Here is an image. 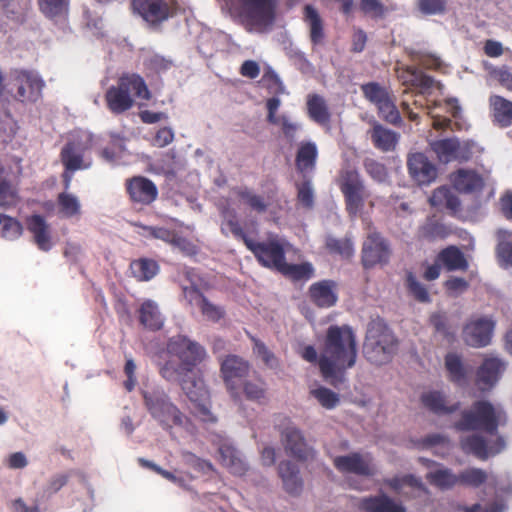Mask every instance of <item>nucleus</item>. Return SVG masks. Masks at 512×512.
Wrapping results in <instances>:
<instances>
[{"label":"nucleus","instance_id":"50","mask_svg":"<svg viewBox=\"0 0 512 512\" xmlns=\"http://www.w3.org/2000/svg\"><path fill=\"white\" fill-rule=\"evenodd\" d=\"M61 158L64 166L69 171H75L83 168L82 156L75 150L72 143H68L62 149Z\"/></svg>","mask_w":512,"mask_h":512},{"label":"nucleus","instance_id":"51","mask_svg":"<svg viewBox=\"0 0 512 512\" xmlns=\"http://www.w3.org/2000/svg\"><path fill=\"white\" fill-rule=\"evenodd\" d=\"M458 476V484L478 487L487 480V474L484 470L478 468H469L462 471Z\"/></svg>","mask_w":512,"mask_h":512},{"label":"nucleus","instance_id":"10","mask_svg":"<svg viewBox=\"0 0 512 512\" xmlns=\"http://www.w3.org/2000/svg\"><path fill=\"white\" fill-rule=\"evenodd\" d=\"M495 322L487 316L470 318L462 332L464 342L474 348H482L490 344Z\"/></svg>","mask_w":512,"mask_h":512},{"label":"nucleus","instance_id":"27","mask_svg":"<svg viewBox=\"0 0 512 512\" xmlns=\"http://www.w3.org/2000/svg\"><path fill=\"white\" fill-rule=\"evenodd\" d=\"M28 229L33 234L34 241L40 249L47 251L51 248L49 225L42 216L33 215L28 222Z\"/></svg>","mask_w":512,"mask_h":512},{"label":"nucleus","instance_id":"39","mask_svg":"<svg viewBox=\"0 0 512 512\" xmlns=\"http://www.w3.org/2000/svg\"><path fill=\"white\" fill-rule=\"evenodd\" d=\"M317 158V148L314 143H302L296 156V165L301 172L310 171L314 168Z\"/></svg>","mask_w":512,"mask_h":512},{"label":"nucleus","instance_id":"64","mask_svg":"<svg viewBox=\"0 0 512 512\" xmlns=\"http://www.w3.org/2000/svg\"><path fill=\"white\" fill-rule=\"evenodd\" d=\"M492 76L506 89L512 91V72L506 67L494 69Z\"/></svg>","mask_w":512,"mask_h":512},{"label":"nucleus","instance_id":"12","mask_svg":"<svg viewBox=\"0 0 512 512\" xmlns=\"http://www.w3.org/2000/svg\"><path fill=\"white\" fill-rule=\"evenodd\" d=\"M132 9L149 23H157L172 15V10L165 0H133Z\"/></svg>","mask_w":512,"mask_h":512},{"label":"nucleus","instance_id":"60","mask_svg":"<svg viewBox=\"0 0 512 512\" xmlns=\"http://www.w3.org/2000/svg\"><path fill=\"white\" fill-rule=\"evenodd\" d=\"M410 55L414 60L419 61L422 65L427 68H439L441 65V61L435 55L421 52V51H411Z\"/></svg>","mask_w":512,"mask_h":512},{"label":"nucleus","instance_id":"25","mask_svg":"<svg viewBox=\"0 0 512 512\" xmlns=\"http://www.w3.org/2000/svg\"><path fill=\"white\" fill-rule=\"evenodd\" d=\"M311 300L319 307H331L337 301L334 284L330 281L314 283L310 289Z\"/></svg>","mask_w":512,"mask_h":512},{"label":"nucleus","instance_id":"24","mask_svg":"<svg viewBox=\"0 0 512 512\" xmlns=\"http://www.w3.org/2000/svg\"><path fill=\"white\" fill-rule=\"evenodd\" d=\"M278 470L284 489L291 495H299L302 491L303 481L298 468L290 461H283L279 464Z\"/></svg>","mask_w":512,"mask_h":512},{"label":"nucleus","instance_id":"8","mask_svg":"<svg viewBox=\"0 0 512 512\" xmlns=\"http://www.w3.org/2000/svg\"><path fill=\"white\" fill-rule=\"evenodd\" d=\"M245 245L253 252L263 266L275 268L278 271L285 262L284 254L291 248L289 244L281 243L275 238L264 242H255L252 239H245Z\"/></svg>","mask_w":512,"mask_h":512},{"label":"nucleus","instance_id":"53","mask_svg":"<svg viewBox=\"0 0 512 512\" xmlns=\"http://www.w3.org/2000/svg\"><path fill=\"white\" fill-rule=\"evenodd\" d=\"M423 404L436 413L449 412L445 397L440 392H427L422 396Z\"/></svg>","mask_w":512,"mask_h":512},{"label":"nucleus","instance_id":"23","mask_svg":"<svg viewBox=\"0 0 512 512\" xmlns=\"http://www.w3.org/2000/svg\"><path fill=\"white\" fill-rule=\"evenodd\" d=\"M128 191L132 200L143 204H150L158 194L154 183L144 177H135L130 180Z\"/></svg>","mask_w":512,"mask_h":512},{"label":"nucleus","instance_id":"48","mask_svg":"<svg viewBox=\"0 0 512 512\" xmlns=\"http://www.w3.org/2000/svg\"><path fill=\"white\" fill-rule=\"evenodd\" d=\"M132 273L139 280H150L158 270L157 264L152 260L141 259L131 264Z\"/></svg>","mask_w":512,"mask_h":512},{"label":"nucleus","instance_id":"45","mask_svg":"<svg viewBox=\"0 0 512 512\" xmlns=\"http://www.w3.org/2000/svg\"><path fill=\"white\" fill-rule=\"evenodd\" d=\"M445 367L451 381L461 383L465 379V369L460 356L449 353L445 357Z\"/></svg>","mask_w":512,"mask_h":512},{"label":"nucleus","instance_id":"19","mask_svg":"<svg viewBox=\"0 0 512 512\" xmlns=\"http://www.w3.org/2000/svg\"><path fill=\"white\" fill-rule=\"evenodd\" d=\"M285 450L294 457L305 460L312 455L301 431L295 426H288L282 433Z\"/></svg>","mask_w":512,"mask_h":512},{"label":"nucleus","instance_id":"63","mask_svg":"<svg viewBox=\"0 0 512 512\" xmlns=\"http://www.w3.org/2000/svg\"><path fill=\"white\" fill-rule=\"evenodd\" d=\"M418 6L424 14H436L444 10L443 0H419Z\"/></svg>","mask_w":512,"mask_h":512},{"label":"nucleus","instance_id":"31","mask_svg":"<svg viewBox=\"0 0 512 512\" xmlns=\"http://www.w3.org/2000/svg\"><path fill=\"white\" fill-rule=\"evenodd\" d=\"M220 459L227 469L235 475H243L247 470L245 461L242 459L238 450L232 446L223 445L219 449Z\"/></svg>","mask_w":512,"mask_h":512},{"label":"nucleus","instance_id":"42","mask_svg":"<svg viewBox=\"0 0 512 512\" xmlns=\"http://www.w3.org/2000/svg\"><path fill=\"white\" fill-rule=\"evenodd\" d=\"M59 214L65 218L79 216L81 204L79 199L70 193H60L58 196Z\"/></svg>","mask_w":512,"mask_h":512},{"label":"nucleus","instance_id":"56","mask_svg":"<svg viewBox=\"0 0 512 512\" xmlns=\"http://www.w3.org/2000/svg\"><path fill=\"white\" fill-rule=\"evenodd\" d=\"M238 195L243 204L248 205L250 208L259 213L265 212L267 204L261 196L256 195L249 190L240 191Z\"/></svg>","mask_w":512,"mask_h":512},{"label":"nucleus","instance_id":"3","mask_svg":"<svg viewBox=\"0 0 512 512\" xmlns=\"http://www.w3.org/2000/svg\"><path fill=\"white\" fill-rule=\"evenodd\" d=\"M134 90V96L149 100L151 93L142 77L137 74L123 75L117 86L110 87L106 92V101L109 109L114 113H122L133 106L134 100L129 93V87Z\"/></svg>","mask_w":512,"mask_h":512},{"label":"nucleus","instance_id":"57","mask_svg":"<svg viewBox=\"0 0 512 512\" xmlns=\"http://www.w3.org/2000/svg\"><path fill=\"white\" fill-rule=\"evenodd\" d=\"M326 245L331 252L338 253L343 257L348 258L353 254V245L348 239L328 238Z\"/></svg>","mask_w":512,"mask_h":512},{"label":"nucleus","instance_id":"26","mask_svg":"<svg viewBox=\"0 0 512 512\" xmlns=\"http://www.w3.org/2000/svg\"><path fill=\"white\" fill-rule=\"evenodd\" d=\"M185 297L190 303H195L203 316L210 321H218L224 316V310L203 297L197 290L185 289Z\"/></svg>","mask_w":512,"mask_h":512},{"label":"nucleus","instance_id":"35","mask_svg":"<svg viewBox=\"0 0 512 512\" xmlns=\"http://www.w3.org/2000/svg\"><path fill=\"white\" fill-rule=\"evenodd\" d=\"M438 259L449 271H465L468 268V262L464 257V254L454 246L444 249L439 254Z\"/></svg>","mask_w":512,"mask_h":512},{"label":"nucleus","instance_id":"33","mask_svg":"<svg viewBox=\"0 0 512 512\" xmlns=\"http://www.w3.org/2000/svg\"><path fill=\"white\" fill-rule=\"evenodd\" d=\"M306 105L308 115L313 121L321 125L329 122L330 113L323 97L317 94L308 95Z\"/></svg>","mask_w":512,"mask_h":512},{"label":"nucleus","instance_id":"55","mask_svg":"<svg viewBox=\"0 0 512 512\" xmlns=\"http://www.w3.org/2000/svg\"><path fill=\"white\" fill-rule=\"evenodd\" d=\"M406 283L409 292L420 302H430V295L426 287L421 284L412 273L407 274Z\"/></svg>","mask_w":512,"mask_h":512},{"label":"nucleus","instance_id":"37","mask_svg":"<svg viewBox=\"0 0 512 512\" xmlns=\"http://www.w3.org/2000/svg\"><path fill=\"white\" fill-rule=\"evenodd\" d=\"M146 229L154 238L168 242L187 254L194 252L193 246L188 241L165 228L146 227Z\"/></svg>","mask_w":512,"mask_h":512},{"label":"nucleus","instance_id":"36","mask_svg":"<svg viewBox=\"0 0 512 512\" xmlns=\"http://www.w3.org/2000/svg\"><path fill=\"white\" fill-rule=\"evenodd\" d=\"M490 105L493 110L495 120L501 126H509L512 124V102L494 95L490 98Z\"/></svg>","mask_w":512,"mask_h":512},{"label":"nucleus","instance_id":"61","mask_svg":"<svg viewBox=\"0 0 512 512\" xmlns=\"http://www.w3.org/2000/svg\"><path fill=\"white\" fill-rule=\"evenodd\" d=\"M298 200L303 206H305L307 208L312 207L313 200H314V193H313V188L311 186V183L309 181H305L301 185H299Z\"/></svg>","mask_w":512,"mask_h":512},{"label":"nucleus","instance_id":"29","mask_svg":"<svg viewBox=\"0 0 512 512\" xmlns=\"http://www.w3.org/2000/svg\"><path fill=\"white\" fill-rule=\"evenodd\" d=\"M369 133L375 147L384 152L394 150L399 140V134L380 124H375Z\"/></svg>","mask_w":512,"mask_h":512},{"label":"nucleus","instance_id":"44","mask_svg":"<svg viewBox=\"0 0 512 512\" xmlns=\"http://www.w3.org/2000/svg\"><path fill=\"white\" fill-rule=\"evenodd\" d=\"M70 0H38L39 10L50 19L68 12Z\"/></svg>","mask_w":512,"mask_h":512},{"label":"nucleus","instance_id":"52","mask_svg":"<svg viewBox=\"0 0 512 512\" xmlns=\"http://www.w3.org/2000/svg\"><path fill=\"white\" fill-rule=\"evenodd\" d=\"M22 232L23 227L15 217L7 216L2 213V237L14 240L20 237Z\"/></svg>","mask_w":512,"mask_h":512},{"label":"nucleus","instance_id":"16","mask_svg":"<svg viewBox=\"0 0 512 512\" xmlns=\"http://www.w3.org/2000/svg\"><path fill=\"white\" fill-rule=\"evenodd\" d=\"M389 257V248L378 234H371L363 244L362 261L365 267L385 262Z\"/></svg>","mask_w":512,"mask_h":512},{"label":"nucleus","instance_id":"32","mask_svg":"<svg viewBox=\"0 0 512 512\" xmlns=\"http://www.w3.org/2000/svg\"><path fill=\"white\" fill-rule=\"evenodd\" d=\"M140 322L143 326L150 330H159L162 328L164 318L158 308V305L152 301H145L139 310Z\"/></svg>","mask_w":512,"mask_h":512},{"label":"nucleus","instance_id":"21","mask_svg":"<svg viewBox=\"0 0 512 512\" xmlns=\"http://www.w3.org/2000/svg\"><path fill=\"white\" fill-rule=\"evenodd\" d=\"M453 187L462 193H477L484 187L483 177L474 170L459 169L450 175Z\"/></svg>","mask_w":512,"mask_h":512},{"label":"nucleus","instance_id":"49","mask_svg":"<svg viewBox=\"0 0 512 512\" xmlns=\"http://www.w3.org/2000/svg\"><path fill=\"white\" fill-rule=\"evenodd\" d=\"M340 186L343 193L364 190L359 174L354 169H347L342 172L340 176Z\"/></svg>","mask_w":512,"mask_h":512},{"label":"nucleus","instance_id":"15","mask_svg":"<svg viewBox=\"0 0 512 512\" xmlns=\"http://www.w3.org/2000/svg\"><path fill=\"white\" fill-rule=\"evenodd\" d=\"M407 166L410 175L419 184H429L436 178L435 166L422 153L409 154Z\"/></svg>","mask_w":512,"mask_h":512},{"label":"nucleus","instance_id":"28","mask_svg":"<svg viewBox=\"0 0 512 512\" xmlns=\"http://www.w3.org/2000/svg\"><path fill=\"white\" fill-rule=\"evenodd\" d=\"M361 508L366 512H406V509L385 494L362 499Z\"/></svg>","mask_w":512,"mask_h":512},{"label":"nucleus","instance_id":"18","mask_svg":"<svg viewBox=\"0 0 512 512\" xmlns=\"http://www.w3.org/2000/svg\"><path fill=\"white\" fill-rule=\"evenodd\" d=\"M430 146L433 152L437 155L439 161L443 163H449L453 160L468 159L465 148L456 138L433 141Z\"/></svg>","mask_w":512,"mask_h":512},{"label":"nucleus","instance_id":"40","mask_svg":"<svg viewBox=\"0 0 512 512\" xmlns=\"http://www.w3.org/2000/svg\"><path fill=\"white\" fill-rule=\"evenodd\" d=\"M160 374L168 381L182 384L183 380L188 377L190 372L184 370V365L177 358L171 356L160 368Z\"/></svg>","mask_w":512,"mask_h":512},{"label":"nucleus","instance_id":"9","mask_svg":"<svg viewBox=\"0 0 512 512\" xmlns=\"http://www.w3.org/2000/svg\"><path fill=\"white\" fill-rule=\"evenodd\" d=\"M167 350L170 356L177 358L184 365V370L190 373L207 356L202 346L183 336L172 338L167 345Z\"/></svg>","mask_w":512,"mask_h":512},{"label":"nucleus","instance_id":"22","mask_svg":"<svg viewBox=\"0 0 512 512\" xmlns=\"http://www.w3.org/2000/svg\"><path fill=\"white\" fill-rule=\"evenodd\" d=\"M17 81V97L21 101L34 102L40 97L43 82L37 75L22 72L19 74Z\"/></svg>","mask_w":512,"mask_h":512},{"label":"nucleus","instance_id":"47","mask_svg":"<svg viewBox=\"0 0 512 512\" xmlns=\"http://www.w3.org/2000/svg\"><path fill=\"white\" fill-rule=\"evenodd\" d=\"M388 484L392 489H394L398 493H405L404 489L406 487H410L417 491L426 492V487L424 486L423 482L419 478L414 477L413 475H407L401 478L395 477L389 480Z\"/></svg>","mask_w":512,"mask_h":512},{"label":"nucleus","instance_id":"5","mask_svg":"<svg viewBox=\"0 0 512 512\" xmlns=\"http://www.w3.org/2000/svg\"><path fill=\"white\" fill-rule=\"evenodd\" d=\"M241 23L248 31L263 32L275 20L276 0H237Z\"/></svg>","mask_w":512,"mask_h":512},{"label":"nucleus","instance_id":"11","mask_svg":"<svg viewBox=\"0 0 512 512\" xmlns=\"http://www.w3.org/2000/svg\"><path fill=\"white\" fill-rule=\"evenodd\" d=\"M249 373V364L243 358L229 355L221 362V375L227 390L233 397L238 396V389L243 378Z\"/></svg>","mask_w":512,"mask_h":512},{"label":"nucleus","instance_id":"54","mask_svg":"<svg viewBox=\"0 0 512 512\" xmlns=\"http://www.w3.org/2000/svg\"><path fill=\"white\" fill-rule=\"evenodd\" d=\"M254 347V354L261 359V361L269 368L275 369L278 367V360L275 355L265 346L261 341L252 338Z\"/></svg>","mask_w":512,"mask_h":512},{"label":"nucleus","instance_id":"2","mask_svg":"<svg viewBox=\"0 0 512 512\" xmlns=\"http://www.w3.org/2000/svg\"><path fill=\"white\" fill-rule=\"evenodd\" d=\"M505 422L506 415L501 406H494L487 401H478L469 411L463 413L456 427L459 430L479 429L493 434L498 426Z\"/></svg>","mask_w":512,"mask_h":512},{"label":"nucleus","instance_id":"62","mask_svg":"<svg viewBox=\"0 0 512 512\" xmlns=\"http://www.w3.org/2000/svg\"><path fill=\"white\" fill-rule=\"evenodd\" d=\"M361 10L370 17H380L383 14V6L379 0H361Z\"/></svg>","mask_w":512,"mask_h":512},{"label":"nucleus","instance_id":"30","mask_svg":"<svg viewBox=\"0 0 512 512\" xmlns=\"http://www.w3.org/2000/svg\"><path fill=\"white\" fill-rule=\"evenodd\" d=\"M304 22L309 28L310 40L317 45L324 39V24L318 11L311 5L304 7Z\"/></svg>","mask_w":512,"mask_h":512},{"label":"nucleus","instance_id":"41","mask_svg":"<svg viewBox=\"0 0 512 512\" xmlns=\"http://www.w3.org/2000/svg\"><path fill=\"white\" fill-rule=\"evenodd\" d=\"M400 77L404 83H410L412 86L420 88L422 93L431 89L435 83L432 77L423 74L416 68H408Z\"/></svg>","mask_w":512,"mask_h":512},{"label":"nucleus","instance_id":"43","mask_svg":"<svg viewBox=\"0 0 512 512\" xmlns=\"http://www.w3.org/2000/svg\"><path fill=\"white\" fill-rule=\"evenodd\" d=\"M309 394L328 410L334 409L340 402L339 395L324 386L311 387Z\"/></svg>","mask_w":512,"mask_h":512},{"label":"nucleus","instance_id":"34","mask_svg":"<svg viewBox=\"0 0 512 512\" xmlns=\"http://www.w3.org/2000/svg\"><path fill=\"white\" fill-rule=\"evenodd\" d=\"M429 202L434 207L439 209L446 208L451 212H457L460 208L458 197L445 186L435 189L429 198Z\"/></svg>","mask_w":512,"mask_h":512},{"label":"nucleus","instance_id":"46","mask_svg":"<svg viewBox=\"0 0 512 512\" xmlns=\"http://www.w3.org/2000/svg\"><path fill=\"white\" fill-rule=\"evenodd\" d=\"M279 272L294 280L308 279L313 274V267L309 263L287 264L284 262Z\"/></svg>","mask_w":512,"mask_h":512},{"label":"nucleus","instance_id":"38","mask_svg":"<svg viewBox=\"0 0 512 512\" xmlns=\"http://www.w3.org/2000/svg\"><path fill=\"white\" fill-rule=\"evenodd\" d=\"M427 480L440 489H450L458 484V476L452 473L450 469L439 467L431 470L426 475Z\"/></svg>","mask_w":512,"mask_h":512},{"label":"nucleus","instance_id":"58","mask_svg":"<svg viewBox=\"0 0 512 512\" xmlns=\"http://www.w3.org/2000/svg\"><path fill=\"white\" fill-rule=\"evenodd\" d=\"M346 199V206L349 214L355 216L363 206V191H353L343 193Z\"/></svg>","mask_w":512,"mask_h":512},{"label":"nucleus","instance_id":"4","mask_svg":"<svg viewBox=\"0 0 512 512\" xmlns=\"http://www.w3.org/2000/svg\"><path fill=\"white\" fill-rule=\"evenodd\" d=\"M398 341L394 334L380 324H374L368 329L364 343L366 359L375 365L388 363L396 354Z\"/></svg>","mask_w":512,"mask_h":512},{"label":"nucleus","instance_id":"59","mask_svg":"<svg viewBox=\"0 0 512 512\" xmlns=\"http://www.w3.org/2000/svg\"><path fill=\"white\" fill-rule=\"evenodd\" d=\"M367 173L376 181L382 182L386 179L387 173L384 165L374 159H366L364 162Z\"/></svg>","mask_w":512,"mask_h":512},{"label":"nucleus","instance_id":"14","mask_svg":"<svg viewBox=\"0 0 512 512\" xmlns=\"http://www.w3.org/2000/svg\"><path fill=\"white\" fill-rule=\"evenodd\" d=\"M505 370V364L497 357L487 356L477 372V385L480 390L491 389Z\"/></svg>","mask_w":512,"mask_h":512},{"label":"nucleus","instance_id":"20","mask_svg":"<svg viewBox=\"0 0 512 512\" xmlns=\"http://www.w3.org/2000/svg\"><path fill=\"white\" fill-rule=\"evenodd\" d=\"M462 446L478 458L487 459L500 453L505 448L506 443L502 437H499L493 445H488L482 437L473 435L463 439Z\"/></svg>","mask_w":512,"mask_h":512},{"label":"nucleus","instance_id":"1","mask_svg":"<svg viewBox=\"0 0 512 512\" xmlns=\"http://www.w3.org/2000/svg\"><path fill=\"white\" fill-rule=\"evenodd\" d=\"M357 342L353 330L344 326H330L319 357L323 378L337 387L345 381L344 373L355 365Z\"/></svg>","mask_w":512,"mask_h":512},{"label":"nucleus","instance_id":"13","mask_svg":"<svg viewBox=\"0 0 512 512\" xmlns=\"http://www.w3.org/2000/svg\"><path fill=\"white\" fill-rule=\"evenodd\" d=\"M333 464L340 472L363 476L372 475L375 470L370 457L359 453L337 456L333 459Z\"/></svg>","mask_w":512,"mask_h":512},{"label":"nucleus","instance_id":"6","mask_svg":"<svg viewBox=\"0 0 512 512\" xmlns=\"http://www.w3.org/2000/svg\"><path fill=\"white\" fill-rule=\"evenodd\" d=\"M145 404L153 418L162 426L182 425L183 415L169 401V398L162 390L147 391L144 393Z\"/></svg>","mask_w":512,"mask_h":512},{"label":"nucleus","instance_id":"7","mask_svg":"<svg viewBox=\"0 0 512 512\" xmlns=\"http://www.w3.org/2000/svg\"><path fill=\"white\" fill-rule=\"evenodd\" d=\"M365 98L374 104L380 117L391 123L401 122L400 112L395 105V96L378 83H368L361 87Z\"/></svg>","mask_w":512,"mask_h":512},{"label":"nucleus","instance_id":"17","mask_svg":"<svg viewBox=\"0 0 512 512\" xmlns=\"http://www.w3.org/2000/svg\"><path fill=\"white\" fill-rule=\"evenodd\" d=\"M182 389L190 399L199 408L204 415L209 413L210 393L201 377H193L183 380Z\"/></svg>","mask_w":512,"mask_h":512}]
</instances>
